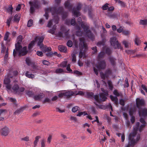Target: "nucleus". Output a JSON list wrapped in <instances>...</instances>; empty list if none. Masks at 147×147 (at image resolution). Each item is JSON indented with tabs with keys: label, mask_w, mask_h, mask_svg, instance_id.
<instances>
[{
	"label": "nucleus",
	"mask_w": 147,
	"mask_h": 147,
	"mask_svg": "<svg viewBox=\"0 0 147 147\" xmlns=\"http://www.w3.org/2000/svg\"><path fill=\"white\" fill-rule=\"evenodd\" d=\"M102 93L100 94V98L99 96L98 95H94V93L92 92H87L86 93V96L89 98L92 99L94 98L95 101V104L97 105L98 107L101 109H104V107L102 105H98L96 103H99L101 101H104L107 99V96L108 95V92L107 90L103 88H101Z\"/></svg>",
	"instance_id": "nucleus-1"
},
{
	"label": "nucleus",
	"mask_w": 147,
	"mask_h": 147,
	"mask_svg": "<svg viewBox=\"0 0 147 147\" xmlns=\"http://www.w3.org/2000/svg\"><path fill=\"white\" fill-rule=\"evenodd\" d=\"M63 8L62 7H59L57 9V7H55L52 8H48L45 9V13L44 14V16L46 18V19H48L49 17L48 12H51L53 15H57V16L54 17V18L57 16L59 14H61L62 15V17L63 20L67 16V13H65L63 12L62 11Z\"/></svg>",
	"instance_id": "nucleus-2"
},
{
	"label": "nucleus",
	"mask_w": 147,
	"mask_h": 147,
	"mask_svg": "<svg viewBox=\"0 0 147 147\" xmlns=\"http://www.w3.org/2000/svg\"><path fill=\"white\" fill-rule=\"evenodd\" d=\"M77 21L78 23L81 25V26L83 29L84 31L85 32L86 35L92 40H93L94 36L90 30H88L89 28V25L85 22H82V19L80 17L78 18Z\"/></svg>",
	"instance_id": "nucleus-3"
},
{
	"label": "nucleus",
	"mask_w": 147,
	"mask_h": 147,
	"mask_svg": "<svg viewBox=\"0 0 147 147\" xmlns=\"http://www.w3.org/2000/svg\"><path fill=\"white\" fill-rule=\"evenodd\" d=\"M128 139V144L125 147L134 146L140 140V137L139 135H137L136 132H134L129 134Z\"/></svg>",
	"instance_id": "nucleus-4"
},
{
	"label": "nucleus",
	"mask_w": 147,
	"mask_h": 147,
	"mask_svg": "<svg viewBox=\"0 0 147 147\" xmlns=\"http://www.w3.org/2000/svg\"><path fill=\"white\" fill-rule=\"evenodd\" d=\"M79 40V46L80 49V51L79 56L80 58H84L86 56L85 52L88 49L87 45L84 43V40L83 38H80Z\"/></svg>",
	"instance_id": "nucleus-5"
},
{
	"label": "nucleus",
	"mask_w": 147,
	"mask_h": 147,
	"mask_svg": "<svg viewBox=\"0 0 147 147\" xmlns=\"http://www.w3.org/2000/svg\"><path fill=\"white\" fill-rule=\"evenodd\" d=\"M59 18L57 16L55 18L53 19L50 20L47 25V26L48 27H50L52 25L54 24V25L53 26L52 29H50L48 31V32L52 34H54L55 32V30L56 28V24H57L59 20Z\"/></svg>",
	"instance_id": "nucleus-6"
},
{
	"label": "nucleus",
	"mask_w": 147,
	"mask_h": 147,
	"mask_svg": "<svg viewBox=\"0 0 147 147\" xmlns=\"http://www.w3.org/2000/svg\"><path fill=\"white\" fill-rule=\"evenodd\" d=\"M140 121L142 124L140 126L139 129H138V127L140 125V123L139 122H138L136 123L135 126L134 127L133 131L132 132L131 134H132L133 133L136 132L137 135H139V136L140 137V135L139 134H138V131H139L140 132H141L143 128L145 126V121L142 118H140Z\"/></svg>",
	"instance_id": "nucleus-7"
},
{
	"label": "nucleus",
	"mask_w": 147,
	"mask_h": 147,
	"mask_svg": "<svg viewBox=\"0 0 147 147\" xmlns=\"http://www.w3.org/2000/svg\"><path fill=\"white\" fill-rule=\"evenodd\" d=\"M14 49L13 52V56L15 57L16 54V52H18V55L19 56H24L26 55L28 53L27 48L26 47H24L23 48L22 47L19 49Z\"/></svg>",
	"instance_id": "nucleus-8"
},
{
	"label": "nucleus",
	"mask_w": 147,
	"mask_h": 147,
	"mask_svg": "<svg viewBox=\"0 0 147 147\" xmlns=\"http://www.w3.org/2000/svg\"><path fill=\"white\" fill-rule=\"evenodd\" d=\"M12 90L13 92L16 94H19L20 93L24 91L25 88L23 87H19V85L15 83L11 87V91Z\"/></svg>",
	"instance_id": "nucleus-9"
},
{
	"label": "nucleus",
	"mask_w": 147,
	"mask_h": 147,
	"mask_svg": "<svg viewBox=\"0 0 147 147\" xmlns=\"http://www.w3.org/2000/svg\"><path fill=\"white\" fill-rule=\"evenodd\" d=\"M12 77L9 75L5 76L3 80V83L5 86L6 90L9 93L10 92L11 90V86L10 84V80L9 78Z\"/></svg>",
	"instance_id": "nucleus-10"
},
{
	"label": "nucleus",
	"mask_w": 147,
	"mask_h": 147,
	"mask_svg": "<svg viewBox=\"0 0 147 147\" xmlns=\"http://www.w3.org/2000/svg\"><path fill=\"white\" fill-rule=\"evenodd\" d=\"M106 64L104 61H102L100 62H98V65H96V69L94 67V70L96 75L98 74V71L100 69H104L105 68Z\"/></svg>",
	"instance_id": "nucleus-11"
},
{
	"label": "nucleus",
	"mask_w": 147,
	"mask_h": 147,
	"mask_svg": "<svg viewBox=\"0 0 147 147\" xmlns=\"http://www.w3.org/2000/svg\"><path fill=\"white\" fill-rule=\"evenodd\" d=\"M29 3L30 5V12L32 14L34 12L35 9H38L39 7V3L36 0H34L32 2L30 1Z\"/></svg>",
	"instance_id": "nucleus-12"
},
{
	"label": "nucleus",
	"mask_w": 147,
	"mask_h": 147,
	"mask_svg": "<svg viewBox=\"0 0 147 147\" xmlns=\"http://www.w3.org/2000/svg\"><path fill=\"white\" fill-rule=\"evenodd\" d=\"M110 42L111 45L115 49H119L121 48V45L119 44L116 38L115 37L111 38Z\"/></svg>",
	"instance_id": "nucleus-13"
},
{
	"label": "nucleus",
	"mask_w": 147,
	"mask_h": 147,
	"mask_svg": "<svg viewBox=\"0 0 147 147\" xmlns=\"http://www.w3.org/2000/svg\"><path fill=\"white\" fill-rule=\"evenodd\" d=\"M82 6V4L79 3L78 4L76 7H74L72 11L73 14L77 17L80 16V14L79 11L81 9Z\"/></svg>",
	"instance_id": "nucleus-14"
},
{
	"label": "nucleus",
	"mask_w": 147,
	"mask_h": 147,
	"mask_svg": "<svg viewBox=\"0 0 147 147\" xmlns=\"http://www.w3.org/2000/svg\"><path fill=\"white\" fill-rule=\"evenodd\" d=\"M136 103L137 107L139 109L140 107L144 106L145 105V101L143 98H137L136 99Z\"/></svg>",
	"instance_id": "nucleus-15"
},
{
	"label": "nucleus",
	"mask_w": 147,
	"mask_h": 147,
	"mask_svg": "<svg viewBox=\"0 0 147 147\" xmlns=\"http://www.w3.org/2000/svg\"><path fill=\"white\" fill-rule=\"evenodd\" d=\"M112 74V71L109 69H107L105 72L104 74L102 72H101L100 73V76L102 79L104 80L105 78H107L109 76Z\"/></svg>",
	"instance_id": "nucleus-16"
},
{
	"label": "nucleus",
	"mask_w": 147,
	"mask_h": 147,
	"mask_svg": "<svg viewBox=\"0 0 147 147\" xmlns=\"http://www.w3.org/2000/svg\"><path fill=\"white\" fill-rule=\"evenodd\" d=\"M22 36L21 35H19L17 39V42L15 44V49L17 50L19 49L22 47L20 44L22 42Z\"/></svg>",
	"instance_id": "nucleus-17"
},
{
	"label": "nucleus",
	"mask_w": 147,
	"mask_h": 147,
	"mask_svg": "<svg viewBox=\"0 0 147 147\" xmlns=\"http://www.w3.org/2000/svg\"><path fill=\"white\" fill-rule=\"evenodd\" d=\"M0 132L2 135L6 136L9 134V129L7 127L5 126L1 129Z\"/></svg>",
	"instance_id": "nucleus-18"
},
{
	"label": "nucleus",
	"mask_w": 147,
	"mask_h": 147,
	"mask_svg": "<svg viewBox=\"0 0 147 147\" xmlns=\"http://www.w3.org/2000/svg\"><path fill=\"white\" fill-rule=\"evenodd\" d=\"M138 113L140 116L144 117L147 116V109L144 108L138 111Z\"/></svg>",
	"instance_id": "nucleus-19"
},
{
	"label": "nucleus",
	"mask_w": 147,
	"mask_h": 147,
	"mask_svg": "<svg viewBox=\"0 0 147 147\" xmlns=\"http://www.w3.org/2000/svg\"><path fill=\"white\" fill-rule=\"evenodd\" d=\"M58 36L60 37H62L66 38H69L68 31L65 32L64 34H63V33L61 32H59Z\"/></svg>",
	"instance_id": "nucleus-20"
},
{
	"label": "nucleus",
	"mask_w": 147,
	"mask_h": 147,
	"mask_svg": "<svg viewBox=\"0 0 147 147\" xmlns=\"http://www.w3.org/2000/svg\"><path fill=\"white\" fill-rule=\"evenodd\" d=\"M76 29L78 31H77L76 33V35L78 36H82L84 35V33L82 31H80V27L78 24L76 25Z\"/></svg>",
	"instance_id": "nucleus-21"
},
{
	"label": "nucleus",
	"mask_w": 147,
	"mask_h": 147,
	"mask_svg": "<svg viewBox=\"0 0 147 147\" xmlns=\"http://www.w3.org/2000/svg\"><path fill=\"white\" fill-rule=\"evenodd\" d=\"M37 37H36L34 38V40L31 42L29 44L28 46V49L29 51H30L33 46L34 45L35 42L37 41Z\"/></svg>",
	"instance_id": "nucleus-22"
},
{
	"label": "nucleus",
	"mask_w": 147,
	"mask_h": 147,
	"mask_svg": "<svg viewBox=\"0 0 147 147\" xmlns=\"http://www.w3.org/2000/svg\"><path fill=\"white\" fill-rule=\"evenodd\" d=\"M44 39V37L41 36L38 39V42L37 43V45L40 47V48H41L43 45L42 42L43 41Z\"/></svg>",
	"instance_id": "nucleus-23"
},
{
	"label": "nucleus",
	"mask_w": 147,
	"mask_h": 147,
	"mask_svg": "<svg viewBox=\"0 0 147 147\" xmlns=\"http://www.w3.org/2000/svg\"><path fill=\"white\" fill-rule=\"evenodd\" d=\"M25 75L27 77L29 78L33 79L35 77L34 75L30 73L28 71H26Z\"/></svg>",
	"instance_id": "nucleus-24"
},
{
	"label": "nucleus",
	"mask_w": 147,
	"mask_h": 147,
	"mask_svg": "<svg viewBox=\"0 0 147 147\" xmlns=\"http://www.w3.org/2000/svg\"><path fill=\"white\" fill-rule=\"evenodd\" d=\"M58 49L61 52L65 53L67 51L66 47L63 45H60L58 46Z\"/></svg>",
	"instance_id": "nucleus-25"
},
{
	"label": "nucleus",
	"mask_w": 147,
	"mask_h": 147,
	"mask_svg": "<svg viewBox=\"0 0 147 147\" xmlns=\"http://www.w3.org/2000/svg\"><path fill=\"white\" fill-rule=\"evenodd\" d=\"M40 49L42 50L44 52H49L51 50V47H47L46 46L43 47V45L42 46V47Z\"/></svg>",
	"instance_id": "nucleus-26"
},
{
	"label": "nucleus",
	"mask_w": 147,
	"mask_h": 147,
	"mask_svg": "<svg viewBox=\"0 0 147 147\" xmlns=\"http://www.w3.org/2000/svg\"><path fill=\"white\" fill-rule=\"evenodd\" d=\"M44 97L43 94H40L35 96L34 97V98L36 100H40Z\"/></svg>",
	"instance_id": "nucleus-27"
},
{
	"label": "nucleus",
	"mask_w": 147,
	"mask_h": 147,
	"mask_svg": "<svg viewBox=\"0 0 147 147\" xmlns=\"http://www.w3.org/2000/svg\"><path fill=\"white\" fill-rule=\"evenodd\" d=\"M74 93L71 91H68L64 92V96L69 98L72 96L74 94Z\"/></svg>",
	"instance_id": "nucleus-28"
},
{
	"label": "nucleus",
	"mask_w": 147,
	"mask_h": 147,
	"mask_svg": "<svg viewBox=\"0 0 147 147\" xmlns=\"http://www.w3.org/2000/svg\"><path fill=\"white\" fill-rule=\"evenodd\" d=\"M40 138V137L39 136H36L35 138V140L34 142V147H36L37 145L38 142L39 141V139Z\"/></svg>",
	"instance_id": "nucleus-29"
},
{
	"label": "nucleus",
	"mask_w": 147,
	"mask_h": 147,
	"mask_svg": "<svg viewBox=\"0 0 147 147\" xmlns=\"http://www.w3.org/2000/svg\"><path fill=\"white\" fill-rule=\"evenodd\" d=\"M110 98L112 101L114 102L116 104L118 102V98L117 97L110 95Z\"/></svg>",
	"instance_id": "nucleus-30"
},
{
	"label": "nucleus",
	"mask_w": 147,
	"mask_h": 147,
	"mask_svg": "<svg viewBox=\"0 0 147 147\" xmlns=\"http://www.w3.org/2000/svg\"><path fill=\"white\" fill-rule=\"evenodd\" d=\"M20 16L19 14L16 15L14 16V21L16 22H18L20 20Z\"/></svg>",
	"instance_id": "nucleus-31"
},
{
	"label": "nucleus",
	"mask_w": 147,
	"mask_h": 147,
	"mask_svg": "<svg viewBox=\"0 0 147 147\" xmlns=\"http://www.w3.org/2000/svg\"><path fill=\"white\" fill-rule=\"evenodd\" d=\"M109 59L111 64L113 65H114L115 64L116 59L112 57H110L109 58Z\"/></svg>",
	"instance_id": "nucleus-32"
},
{
	"label": "nucleus",
	"mask_w": 147,
	"mask_h": 147,
	"mask_svg": "<svg viewBox=\"0 0 147 147\" xmlns=\"http://www.w3.org/2000/svg\"><path fill=\"white\" fill-rule=\"evenodd\" d=\"M139 24H140L143 26L147 25V19L144 20H140L139 22Z\"/></svg>",
	"instance_id": "nucleus-33"
},
{
	"label": "nucleus",
	"mask_w": 147,
	"mask_h": 147,
	"mask_svg": "<svg viewBox=\"0 0 147 147\" xmlns=\"http://www.w3.org/2000/svg\"><path fill=\"white\" fill-rule=\"evenodd\" d=\"M64 72L63 70L61 68H58L56 69L55 72L57 74H62Z\"/></svg>",
	"instance_id": "nucleus-34"
},
{
	"label": "nucleus",
	"mask_w": 147,
	"mask_h": 147,
	"mask_svg": "<svg viewBox=\"0 0 147 147\" xmlns=\"http://www.w3.org/2000/svg\"><path fill=\"white\" fill-rule=\"evenodd\" d=\"M136 112V110L134 108H131L129 111V115L131 116H132L133 114L135 113Z\"/></svg>",
	"instance_id": "nucleus-35"
},
{
	"label": "nucleus",
	"mask_w": 147,
	"mask_h": 147,
	"mask_svg": "<svg viewBox=\"0 0 147 147\" xmlns=\"http://www.w3.org/2000/svg\"><path fill=\"white\" fill-rule=\"evenodd\" d=\"M105 54V53L103 51H101L99 54L98 55V60H99V59H100V58H102L103 57H104V55Z\"/></svg>",
	"instance_id": "nucleus-36"
},
{
	"label": "nucleus",
	"mask_w": 147,
	"mask_h": 147,
	"mask_svg": "<svg viewBox=\"0 0 147 147\" xmlns=\"http://www.w3.org/2000/svg\"><path fill=\"white\" fill-rule=\"evenodd\" d=\"M107 83L109 86V89L110 90H112L113 89V86L111 81L109 80L107 81Z\"/></svg>",
	"instance_id": "nucleus-37"
},
{
	"label": "nucleus",
	"mask_w": 147,
	"mask_h": 147,
	"mask_svg": "<svg viewBox=\"0 0 147 147\" xmlns=\"http://www.w3.org/2000/svg\"><path fill=\"white\" fill-rule=\"evenodd\" d=\"M26 62L27 65H30L32 64L30 59L28 57H27L26 58Z\"/></svg>",
	"instance_id": "nucleus-38"
},
{
	"label": "nucleus",
	"mask_w": 147,
	"mask_h": 147,
	"mask_svg": "<svg viewBox=\"0 0 147 147\" xmlns=\"http://www.w3.org/2000/svg\"><path fill=\"white\" fill-rule=\"evenodd\" d=\"M67 61H64L60 64L59 66L61 67H65L67 66Z\"/></svg>",
	"instance_id": "nucleus-39"
},
{
	"label": "nucleus",
	"mask_w": 147,
	"mask_h": 147,
	"mask_svg": "<svg viewBox=\"0 0 147 147\" xmlns=\"http://www.w3.org/2000/svg\"><path fill=\"white\" fill-rule=\"evenodd\" d=\"M9 34L10 33L8 32H7L5 34L4 38V40L7 41Z\"/></svg>",
	"instance_id": "nucleus-40"
},
{
	"label": "nucleus",
	"mask_w": 147,
	"mask_h": 147,
	"mask_svg": "<svg viewBox=\"0 0 147 147\" xmlns=\"http://www.w3.org/2000/svg\"><path fill=\"white\" fill-rule=\"evenodd\" d=\"M45 140L44 139H42L40 140L41 147H45Z\"/></svg>",
	"instance_id": "nucleus-41"
},
{
	"label": "nucleus",
	"mask_w": 147,
	"mask_h": 147,
	"mask_svg": "<svg viewBox=\"0 0 147 147\" xmlns=\"http://www.w3.org/2000/svg\"><path fill=\"white\" fill-rule=\"evenodd\" d=\"M134 41L136 44L137 45H139L140 43V39L137 37L135 38Z\"/></svg>",
	"instance_id": "nucleus-42"
},
{
	"label": "nucleus",
	"mask_w": 147,
	"mask_h": 147,
	"mask_svg": "<svg viewBox=\"0 0 147 147\" xmlns=\"http://www.w3.org/2000/svg\"><path fill=\"white\" fill-rule=\"evenodd\" d=\"M7 112V111L6 109H0V116L1 115H4Z\"/></svg>",
	"instance_id": "nucleus-43"
},
{
	"label": "nucleus",
	"mask_w": 147,
	"mask_h": 147,
	"mask_svg": "<svg viewBox=\"0 0 147 147\" xmlns=\"http://www.w3.org/2000/svg\"><path fill=\"white\" fill-rule=\"evenodd\" d=\"M32 69H31L30 71H32V73L37 72V67L35 66H32Z\"/></svg>",
	"instance_id": "nucleus-44"
},
{
	"label": "nucleus",
	"mask_w": 147,
	"mask_h": 147,
	"mask_svg": "<svg viewBox=\"0 0 147 147\" xmlns=\"http://www.w3.org/2000/svg\"><path fill=\"white\" fill-rule=\"evenodd\" d=\"M79 108L78 106H76L73 107L72 109V111L73 112L75 113L77 111L79 110Z\"/></svg>",
	"instance_id": "nucleus-45"
},
{
	"label": "nucleus",
	"mask_w": 147,
	"mask_h": 147,
	"mask_svg": "<svg viewBox=\"0 0 147 147\" xmlns=\"http://www.w3.org/2000/svg\"><path fill=\"white\" fill-rule=\"evenodd\" d=\"M124 27L122 26H121L119 27V28H118L117 30V31L118 32L120 33L121 32L123 33L124 30Z\"/></svg>",
	"instance_id": "nucleus-46"
},
{
	"label": "nucleus",
	"mask_w": 147,
	"mask_h": 147,
	"mask_svg": "<svg viewBox=\"0 0 147 147\" xmlns=\"http://www.w3.org/2000/svg\"><path fill=\"white\" fill-rule=\"evenodd\" d=\"M33 20H30L28 22L27 24V26L28 27L31 26L33 24Z\"/></svg>",
	"instance_id": "nucleus-47"
},
{
	"label": "nucleus",
	"mask_w": 147,
	"mask_h": 147,
	"mask_svg": "<svg viewBox=\"0 0 147 147\" xmlns=\"http://www.w3.org/2000/svg\"><path fill=\"white\" fill-rule=\"evenodd\" d=\"M12 19V17H9L7 20V23L9 26H10V22Z\"/></svg>",
	"instance_id": "nucleus-48"
},
{
	"label": "nucleus",
	"mask_w": 147,
	"mask_h": 147,
	"mask_svg": "<svg viewBox=\"0 0 147 147\" xmlns=\"http://www.w3.org/2000/svg\"><path fill=\"white\" fill-rule=\"evenodd\" d=\"M130 32L128 30H123V31L122 34H123L126 35L127 36L130 34Z\"/></svg>",
	"instance_id": "nucleus-49"
},
{
	"label": "nucleus",
	"mask_w": 147,
	"mask_h": 147,
	"mask_svg": "<svg viewBox=\"0 0 147 147\" xmlns=\"http://www.w3.org/2000/svg\"><path fill=\"white\" fill-rule=\"evenodd\" d=\"M113 94L115 95L116 97L119 96L120 95V93L118 92L117 90H115L113 92Z\"/></svg>",
	"instance_id": "nucleus-50"
},
{
	"label": "nucleus",
	"mask_w": 147,
	"mask_h": 147,
	"mask_svg": "<svg viewBox=\"0 0 147 147\" xmlns=\"http://www.w3.org/2000/svg\"><path fill=\"white\" fill-rule=\"evenodd\" d=\"M13 7L11 6L9 7L7 9V10L8 12L10 14H12V13Z\"/></svg>",
	"instance_id": "nucleus-51"
},
{
	"label": "nucleus",
	"mask_w": 147,
	"mask_h": 147,
	"mask_svg": "<svg viewBox=\"0 0 147 147\" xmlns=\"http://www.w3.org/2000/svg\"><path fill=\"white\" fill-rule=\"evenodd\" d=\"M8 48H7L6 51L5 55L4 57V59L5 60H6L8 57Z\"/></svg>",
	"instance_id": "nucleus-52"
},
{
	"label": "nucleus",
	"mask_w": 147,
	"mask_h": 147,
	"mask_svg": "<svg viewBox=\"0 0 147 147\" xmlns=\"http://www.w3.org/2000/svg\"><path fill=\"white\" fill-rule=\"evenodd\" d=\"M72 41L70 40H69L67 43V46L69 47H71L72 46Z\"/></svg>",
	"instance_id": "nucleus-53"
},
{
	"label": "nucleus",
	"mask_w": 147,
	"mask_h": 147,
	"mask_svg": "<svg viewBox=\"0 0 147 147\" xmlns=\"http://www.w3.org/2000/svg\"><path fill=\"white\" fill-rule=\"evenodd\" d=\"M66 69L68 72L71 73H72V70L70 68V65L69 64H68L67 65Z\"/></svg>",
	"instance_id": "nucleus-54"
},
{
	"label": "nucleus",
	"mask_w": 147,
	"mask_h": 147,
	"mask_svg": "<svg viewBox=\"0 0 147 147\" xmlns=\"http://www.w3.org/2000/svg\"><path fill=\"white\" fill-rule=\"evenodd\" d=\"M123 44L124 45L125 47L128 48V47L129 44L128 42L125 40H124L123 41Z\"/></svg>",
	"instance_id": "nucleus-55"
},
{
	"label": "nucleus",
	"mask_w": 147,
	"mask_h": 147,
	"mask_svg": "<svg viewBox=\"0 0 147 147\" xmlns=\"http://www.w3.org/2000/svg\"><path fill=\"white\" fill-rule=\"evenodd\" d=\"M109 4L108 3L105 4L102 7V9L103 10H106L108 9V5Z\"/></svg>",
	"instance_id": "nucleus-56"
},
{
	"label": "nucleus",
	"mask_w": 147,
	"mask_h": 147,
	"mask_svg": "<svg viewBox=\"0 0 147 147\" xmlns=\"http://www.w3.org/2000/svg\"><path fill=\"white\" fill-rule=\"evenodd\" d=\"M71 24L72 25L74 26L76 24V22L74 18H72L71 21Z\"/></svg>",
	"instance_id": "nucleus-57"
},
{
	"label": "nucleus",
	"mask_w": 147,
	"mask_h": 147,
	"mask_svg": "<svg viewBox=\"0 0 147 147\" xmlns=\"http://www.w3.org/2000/svg\"><path fill=\"white\" fill-rule=\"evenodd\" d=\"M50 71L48 70H46L43 71L42 72H40V74H46L50 73Z\"/></svg>",
	"instance_id": "nucleus-58"
},
{
	"label": "nucleus",
	"mask_w": 147,
	"mask_h": 147,
	"mask_svg": "<svg viewBox=\"0 0 147 147\" xmlns=\"http://www.w3.org/2000/svg\"><path fill=\"white\" fill-rule=\"evenodd\" d=\"M72 61L74 62L76 61V56L75 54H73L72 55Z\"/></svg>",
	"instance_id": "nucleus-59"
},
{
	"label": "nucleus",
	"mask_w": 147,
	"mask_h": 147,
	"mask_svg": "<svg viewBox=\"0 0 147 147\" xmlns=\"http://www.w3.org/2000/svg\"><path fill=\"white\" fill-rule=\"evenodd\" d=\"M21 140L26 141H28L29 140V137L28 136H26L24 138H21Z\"/></svg>",
	"instance_id": "nucleus-60"
},
{
	"label": "nucleus",
	"mask_w": 147,
	"mask_h": 147,
	"mask_svg": "<svg viewBox=\"0 0 147 147\" xmlns=\"http://www.w3.org/2000/svg\"><path fill=\"white\" fill-rule=\"evenodd\" d=\"M106 53L109 55H110L111 53L110 49L109 48H107L106 50Z\"/></svg>",
	"instance_id": "nucleus-61"
},
{
	"label": "nucleus",
	"mask_w": 147,
	"mask_h": 147,
	"mask_svg": "<svg viewBox=\"0 0 147 147\" xmlns=\"http://www.w3.org/2000/svg\"><path fill=\"white\" fill-rule=\"evenodd\" d=\"M105 45V42L103 40L102 41H100L98 42L97 43V45L99 46H100L101 45Z\"/></svg>",
	"instance_id": "nucleus-62"
},
{
	"label": "nucleus",
	"mask_w": 147,
	"mask_h": 147,
	"mask_svg": "<svg viewBox=\"0 0 147 147\" xmlns=\"http://www.w3.org/2000/svg\"><path fill=\"white\" fill-rule=\"evenodd\" d=\"M70 119L71 120H73L74 122H76L77 121L76 117H75L71 116Z\"/></svg>",
	"instance_id": "nucleus-63"
},
{
	"label": "nucleus",
	"mask_w": 147,
	"mask_h": 147,
	"mask_svg": "<svg viewBox=\"0 0 147 147\" xmlns=\"http://www.w3.org/2000/svg\"><path fill=\"white\" fill-rule=\"evenodd\" d=\"M108 16L111 18H117L116 15L113 14L109 15Z\"/></svg>",
	"instance_id": "nucleus-64"
}]
</instances>
